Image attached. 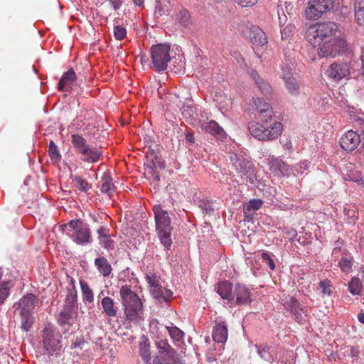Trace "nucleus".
Segmentation results:
<instances>
[{
	"instance_id": "29",
	"label": "nucleus",
	"mask_w": 364,
	"mask_h": 364,
	"mask_svg": "<svg viewBox=\"0 0 364 364\" xmlns=\"http://www.w3.org/2000/svg\"><path fill=\"white\" fill-rule=\"evenodd\" d=\"M151 294L154 298L159 299L160 301H168L173 295L172 291L170 289L159 286H154L153 289H151Z\"/></svg>"
},
{
	"instance_id": "40",
	"label": "nucleus",
	"mask_w": 364,
	"mask_h": 364,
	"mask_svg": "<svg viewBox=\"0 0 364 364\" xmlns=\"http://www.w3.org/2000/svg\"><path fill=\"white\" fill-rule=\"evenodd\" d=\"M48 154L53 164H58L60 161L61 155L58 151L57 145L53 141H50L49 142Z\"/></svg>"
},
{
	"instance_id": "52",
	"label": "nucleus",
	"mask_w": 364,
	"mask_h": 364,
	"mask_svg": "<svg viewBox=\"0 0 364 364\" xmlns=\"http://www.w3.org/2000/svg\"><path fill=\"white\" fill-rule=\"evenodd\" d=\"M166 4L161 2L160 0H156L154 16L157 18L162 16L166 12Z\"/></svg>"
},
{
	"instance_id": "7",
	"label": "nucleus",
	"mask_w": 364,
	"mask_h": 364,
	"mask_svg": "<svg viewBox=\"0 0 364 364\" xmlns=\"http://www.w3.org/2000/svg\"><path fill=\"white\" fill-rule=\"evenodd\" d=\"M71 142L82 161L93 164L98 161L102 156V151L100 147L98 148L87 144V140L78 134L71 135Z\"/></svg>"
},
{
	"instance_id": "15",
	"label": "nucleus",
	"mask_w": 364,
	"mask_h": 364,
	"mask_svg": "<svg viewBox=\"0 0 364 364\" xmlns=\"http://www.w3.org/2000/svg\"><path fill=\"white\" fill-rule=\"evenodd\" d=\"M38 302L37 297L33 294H27L23 296L17 303H15L14 307L19 313L32 314Z\"/></svg>"
},
{
	"instance_id": "19",
	"label": "nucleus",
	"mask_w": 364,
	"mask_h": 364,
	"mask_svg": "<svg viewBox=\"0 0 364 364\" xmlns=\"http://www.w3.org/2000/svg\"><path fill=\"white\" fill-rule=\"evenodd\" d=\"M76 74L73 68L64 73L58 82V88L62 92H70L71 86L76 80Z\"/></svg>"
},
{
	"instance_id": "16",
	"label": "nucleus",
	"mask_w": 364,
	"mask_h": 364,
	"mask_svg": "<svg viewBox=\"0 0 364 364\" xmlns=\"http://www.w3.org/2000/svg\"><path fill=\"white\" fill-rule=\"evenodd\" d=\"M70 238L77 245H85L92 242L91 230L86 224L82 225L75 232L68 234Z\"/></svg>"
},
{
	"instance_id": "34",
	"label": "nucleus",
	"mask_w": 364,
	"mask_h": 364,
	"mask_svg": "<svg viewBox=\"0 0 364 364\" xmlns=\"http://www.w3.org/2000/svg\"><path fill=\"white\" fill-rule=\"evenodd\" d=\"M284 306L288 311L296 312V311H301L303 313L305 312V307L300 304V303L294 297L288 298L284 304Z\"/></svg>"
},
{
	"instance_id": "14",
	"label": "nucleus",
	"mask_w": 364,
	"mask_h": 364,
	"mask_svg": "<svg viewBox=\"0 0 364 364\" xmlns=\"http://www.w3.org/2000/svg\"><path fill=\"white\" fill-rule=\"evenodd\" d=\"M232 297V304L243 305L250 304L252 301L250 289L242 284H237L235 286Z\"/></svg>"
},
{
	"instance_id": "24",
	"label": "nucleus",
	"mask_w": 364,
	"mask_h": 364,
	"mask_svg": "<svg viewBox=\"0 0 364 364\" xmlns=\"http://www.w3.org/2000/svg\"><path fill=\"white\" fill-rule=\"evenodd\" d=\"M94 264L98 272L104 277H108L112 273V267L105 257L100 256L95 258Z\"/></svg>"
},
{
	"instance_id": "6",
	"label": "nucleus",
	"mask_w": 364,
	"mask_h": 364,
	"mask_svg": "<svg viewBox=\"0 0 364 364\" xmlns=\"http://www.w3.org/2000/svg\"><path fill=\"white\" fill-rule=\"evenodd\" d=\"M282 124L278 121H274L271 124H260L253 121L248 124L250 134L259 141H272L277 139L282 134Z\"/></svg>"
},
{
	"instance_id": "21",
	"label": "nucleus",
	"mask_w": 364,
	"mask_h": 364,
	"mask_svg": "<svg viewBox=\"0 0 364 364\" xmlns=\"http://www.w3.org/2000/svg\"><path fill=\"white\" fill-rule=\"evenodd\" d=\"M228 326L225 322L217 323L213 330V339L217 343H224L228 339Z\"/></svg>"
},
{
	"instance_id": "9",
	"label": "nucleus",
	"mask_w": 364,
	"mask_h": 364,
	"mask_svg": "<svg viewBox=\"0 0 364 364\" xmlns=\"http://www.w3.org/2000/svg\"><path fill=\"white\" fill-rule=\"evenodd\" d=\"M230 161L243 181L255 184L256 173L253 164L249 159L242 154L232 153L230 155Z\"/></svg>"
},
{
	"instance_id": "64",
	"label": "nucleus",
	"mask_w": 364,
	"mask_h": 364,
	"mask_svg": "<svg viewBox=\"0 0 364 364\" xmlns=\"http://www.w3.org/2000/svg\"><path fill=\"white\" fill-rule=\"evenodd\" d=\"M360 59L361 60L360 73L361 75L364 77V47H361V54Z\"/></svg>"
},
{
	"instance_id": "62",
	"label": "nucleus",
	"mask_w": 364,
	"mask_h": 364,
	"mask_svg": "<svg viewBox=\"0 0 364 364\" xmlns=\"http://www.w3.org/2000/svg\"><path fill=\"white\" fill-rule=\"evenodd\" d=\"M113 9L117 11L120 9L122 4V0H108Z\"/></svg>"
},
{
	"instance_id": "36",
	"label": "nucleus",
	"mask_w": 364,
	"mask_h": 364,
	"mask_svg": "<svg viewBox=\"0 0 364 364\" xmlns=\"http://www.w3.org/2000/svg\"><path fill=\"white\" fill-rule=\"evenodd\" d=\"M21 318V328L28 332L30 331L34 323L33 314L19 313Z\"/></svg>"
},
{
	"instance_id": "35",
	"label": "nucleus",
	"mask_w": 364,
	"mask_h": 364,
	"mask_svg": "<svg viewBox=\"0 0 364 364\" xmlns=\"http://www.w3.org/2000/svg\"><path fill=\"white\" fill-rule=\"evenodd\" d=\"M257 352L262 359L265 361L273 363L276 358L270 352L271 347L267 345L256 346Z\"/></svg>"
},
{
	"instance_id": "22",
	"label": "nucleus",
	"mask_w": 364,
	"mask_h": 364,
	"mask_svg": "<svg viewBox=\"0 0 364 364\" xmlns=\"http://www.w3.org/2000/svg\"><path fill=\"white\" fill-rule=\"evenodd\" d=\"M101 305L103 312L109 317L114 318L117 316L118 306L114 300L109 296H105L102 299Z\"/></svg>"
},
{
	"instance_id": "18",
	"label": "nucleus",
	"mask_w": 364,
	"mask_h": 364,
	"mask_svg": "<svg viewBox=\"0 0 364 364\" xmlns=\"http://www.w3.org/2000/svg\"><path fill=\"white\" fill-rule=\"evenodd\" d=\"M232 284L229 281H223L218 282L215 287V291L223 299L228 300V303L232 304Z\"/></svg>"
},
{
	"instance_id": "54",
	"label": "nucleus",
	"mask_w": 364,
	"mask_h": 364,
	"mask_svg": "<svg viewBox=\"0 0 364 364\" xmlns=\"http://www.w3.org/2000/svg\"><path fill=\"white\" fill-rule=\"evenodd\" d=\"M261 257L262 262L266 263L271 270L275 269V263L269 252H262Z\"/></svg>"
},
{
	"instance_id": "59",
	"label": "nucleus",
	"mask_w": 364,
	"mask_h": 364,
	"mask_svg": "<svg viewBox=\"0 0 364 364\" xmlns=\"http://www.w3.org/2000/svg\"><path fill=\"white\" fill-rule=\"evenodd\" d=\"M85 341L82 337L76 338L75 341L72 343V348H82V346L85 344Z\"/></svg>"
},
{
	"instance_id": "37",
	"label": "nucleus",
	"mask_w": 364,
	"mask_h": 364,
	"mask_svg": "<svg viewBox=\"0 0 364 364\" xmlns=\"http://www.w3.org/2000/svg\"><path fill=\"white\" fill-rule=\"evenodd\" d=\"M355 16L359 25H364V0H355Z\"/></svg>"
},
{
	"instance_id": "28",
	"label": "nucleus",
	"mask_w": 364,
	"mask_h": 364,
	"mask_svg": "<svg viewBox=\"0 0 364 364\" xmlns=\"http://www.w3.org/2000/svg\"><path fill=\"white\" fill-rule=\"evenodd\" d=\"M139 353L145 363H151L150 343L148 338L144 336L141 338L139 342Z\"/></svg>"
},
{
	"instance_id": "13",
	"label": "nucleus",
	"mask_w": 364,
	"mask_h": 364,
	"mask_svg": "<svg viewBox=\"0 0 364 364\" xmlns=\"http://www.w3.org/2000/svg\"><path fill=\"white\" fill-rule=\"evenodd\" d=\"M99 245L107 252L113 251L116 247L115 241L112 238L110 230L105 226H100L97 230Z\"/></svg>"
},
{
	"instance_id": "32",
	"label": "nucleus",
	"mask_w": 364,
	"mask_h": 364,
	"mask_svg": "<svg viewBox=\"0 0 364 364\" xmlns=\"http://www.w3.org/2000/svg\"><path fill=\"white\" fill-rule=\"evenodd\" d=\"M102 181L101 192L110 196L115 191V188L109 172L104 173Z\"/></svg>"
},
{
	"instance_id": "45",
	"label": "nucleus",
	"mask_w": 364,
	"mask_h": 364,
	"mask_svg": "<svg viewBox=\"0 0 364 364\" xmlns=\"http://www.w3.org/2000/svg\"><path fill=\"white\" fill-rule=\"evenodd\" d=\"M254 105L259 114L266 112V110L272 108L267 102L259 97L254 100Z\"/></svg>"
},
{
	"instance_id": "20",
	"label": "nucleus",
	"mask_w": 364,
	"mask_h": 364,
	"mask_svg": "<svg viewBox=\"0 0 364 364\" xmlns=\"http://www.w3.org/2000/svg\"><path fill=\"white\" fill-rule=\"evenodd\" d=\"M181 112L183 119L190 124L198 123V115L196 107L191 105H183L181 108Z\"/></svg>"
},
{
	"instance_id": "4",
	"label": "nucleus",
	"mask_w": 364,
	"mask_h": 364,
	"mask_svg": "<svg viewBox=\"0 0 364 364\" xmlns=\"http://www.w3.org/2000/svg\"><path fill=\"white\" fill-rule=\"evenodd\" d=\"M153 212L157 236L165 249L169 250L172 245L171 232L173 230L171 225V218L161 205H154Z\"/></svg>"
},
{
	"instance_id": "5",
	"label": "nucleus",
	"mask_w": 364,
	"mask_h": 364,
	"mask_svg": "<svg viewBox=\"0 0 364 364\" xmlns=\"http://www.w3.org/2000/svg\"><path fill=\"white\" fill-rule=\"evenodd\" d=\"M62 334L54 325L48 323L42 331V343L45 354L58 358L63 351Z\"/></svg>"
},
{
	"instance_id": "38",
	"label": "nucleus",
	"mask_w": 364,
	"mask_h": 364,
	"mask_svg": "<svg viewBox=\"0 0 364 364\" xmlns=\"http://www.w3.org/2000/svg\"><path fill=\"white\" fill-rule=\"evenodd\" d=\"M70 178L75 183L76 188L82 192L86 193L91 188L88 182L79 176L70 175Z\"/></svg>"
},
{
	"instance_id": "58",
	"label": "nucleus",
	"mask_w": 364,
	"mask_h": 364,
	"mask_svg": "<svg viewBox=\"0 0 364 364\" xmlns=\"http://www.w3.org/2000/svg\"><path fill=\"white\" fill-rule=\"evenodd\" d=\"M147 174L156 171V163L154 159L147 161L146 164Z\"/></svg>"
},
{
	"instance_id": "39",
	"label": "nucleus",
	"mask_w": 364,
	"mask_h": 364,
	"mask_svg": "<svg viewBox=\"0 0 364 364\" xmlns=\"http://www.w3.org/2000/svg\"><path fill=\"white\" fill-rule=\"evenodd\" d=\"M338 265L343 272H348L352 269L353 257L348 253L342 254Z\"/></svg>"
},
{
	"instance_id": "26",
	"label": "nucleus",
	"mask_w": 364,
	"mask_h": 364,
	"mask_svg": "<svg viewBox=\"0 0 364 364\" xmlns=\"http://www.w3.org/2000/svg\"><path fill=\"white\" fill-rule=\"evenodd\" d=\"M249 74L252 76V79L255 80L256 85L260 91L265 95L270 94L271 92V86L264 80L255 70L250 69L249 70Z\"/></svg>"
},
{
	"instance_id": "41",
	"label": "nucleus",
	"mask_w": 364,
	"mask_h": 364,
	"mask_svg": "<svg viewBox=\"0 0 364 364\" xmlns=\"http://www.w3.org/2000/svg\"><path fill=\"white\" fill-rule=\"evenodd\" d=\"M363 289V284L358 277H353L348 284V290L353 295H359Z\"/></svg>"
},
{
	"instance_id": "31",
	"label": "nucleus",
	"mask_w": 364,
	"mask_h": 364,
	"mask_svg": "<svg viewBox=\"0 0 364 364\" xmlns=\"http://www.w3.org/2000/svg\"><path fill=\"white\" fill-rule=\"evenodd\" d=\"M166 328L170 337L177 346H180L181 343L184 344L183 338L185 334L179 328L176 326H166Z\"/></svg>"
},
{
	"instance_id": "17",
	"label": "nucleus",
	"mask_w": 364,
	"mask_h": 364,
	"mask_svg": "<svg viewBox=\"0 0 364 364\" xmlns=\"http://www.w3.org/2000/svg\"><path fill=\"white\" fill-rule=\"evenodd\" d=\"M360 142V135L353 130L348 131L340 140L341 146L348 151L355 150Z\"/></svg>"
},
{
	"instance_id": "23",
	"label": "nucleus",
	"mask_w": 364,
	"mask_h": 364,
	"mask_svg": "<svg viewBox=\"0 0 364 364\" xmlns=\"http://www.w3.org/2000/svg\"><path fill=\"white\" fill-rule=\"evenodd\" d=\"M263 202L260 199L254 198L243 205V212L245 219L248 221L253 218V212L261 208Z\"/></svg>"
},
{
	"instance_id": "25",
	"label": "nucleus",
	"mask_w": 364,
	"mask_h": 364,
	"mask_svg": "<svg viewBox=\"0 0 364 364\" xmlns=\"http://www.w3.org/2000/svg\"><path fill=\"white\" fill-rule=\"evenodd\" d=\"M283 80L285 87L290 95L297 96L300 93L299 83L293 75H289V73H285Z\"/></svg>"
},
{
	"instance_id": "27",
	"label": "nucleus",
	"mask_w": 364,
	"mask_h": 364,
	"mask_svg": "<svg viewBox=\"0 0 364 364\" xmlns=\"http://www.w3.org/2000/svg\"><path fill=\"white\" fill-rule=\"evenodd\" d=\"M207 132L216 137L218 139L223 140L226 138V133L223 128L220 127L215 121H210L205 127Z\"/></svg>"
},
{
	"instance_id": "8",
	"label": "nucleus",
	"mask_w": 364,
	"mask_h": 364,
	"mask_svg": "<svg viewBox=\"0 0 364 364\" xmlns=\"http://www.w3.org/2000/svg\"><path fill=\"white\" fill-rule=\"evenodd\" d=\"M158 355L153 359V364H185L184 360L171 347L167 339H160L156 341Z\"/></svg>"
},
{
	"instance_id": "33",
	"label": "nucleus",
	"mask_w": 364,
	"mask_h": 364,
	"mask_svg": "<svg viewBox=\"0 0 364 364\" xmlns=\"http://www.w3.org/2000/svg\"><path fill=\"white\" fill-rule=\"evenodd\" d=\"M80 288L82 294V299L85 303H92L94 301V293L90 289L87 282L84 280L80 281Z\"/></svg>"
},
{
	"instance_id": "3",
	"label": "nucleus",
	"mask_w": 364,
	"mask_h": 364,
	"mask_svg": "<svg viewBox=\"0 0 364 364\" xmlns=\"http://www.w3.org/2000/svg\"><path fill=\"white\" fill-rule=\"evenodd\" d=\"M119 295L126 319L130 322H138L142 312V303L139 297L128 285L121 287Z\"/></svg>"
},
{
	"instance_id": "61",
	"label": "nucleus",
	"mask_w": 364,
	"mask_h": 364,
	"mask_svg": "<svg viewBox=\"0 0 364 364\" xmlns=\"http://www.w3.org/2000/svg\"><path fill=\"white\" fill-rule=\"evenodd\" d=\"M149 176H148V178L151 180L153 182H159L160 181V175L159 173V172H157L156 171H154V172H151V173H148Z\"/></svg>"
},
{
	"instance_id": "48",
	"label": "nucleus",
	"mask_w": 364,
	"mask_h": 364,
	"mask_svg": "<svg viewBox=\"0 0 364 364\" xmlns=\"http://www.w3.org/2000/svg\"><path fill=\"white\" fill-rule=\"evenodd\" d=\"M347 178L348 181L356 183L359 186H364V178L360 171H350Z\"/></svg>"
},
{
	"instance_id": "51",
	"label": "nucleus",
	"mask_w": 364,
	"mask_h": 364,
	"mask_svg": "<svg viewBox=\"0 0 364 364\" xmlns=\"http://www.w3.org/2000/svg\"><path fill=\"white\" fill-rule=\"evenodd\" d=\"M114 36L117 40H123L127 36V30L122 26H115L113 30Z\"/></svg>"
},
{
	"instance_id": "42",
	"label": "nucleus",
	"mask_w": 364,
	"mask_h": 364,
	"mask_svg": "<svg viewBox=\"0 0 364 364\" xmlns=\"http://www.w3.org/2000/svg\"><path fill=\"white\" fill-rule=\"evenodd\" d=\"M305 13L308 19H316L323 14L322 11L316 6V4H309Z\"/></svg>"
},
{
	"instance_id": "57",
	"label": "nucleus",
	"mask_w": 364,
	"mask_h": 364,
	"mask_svg": "<svg viewBox=\"0 0 364 364\" xmlns=\"http://www.w3.org/2000/svg\"><path fill=\"white\" fill-rule=\"evenodd\" d=\"M146 280L149 284V288L153 289L154 286H159V281L155 276L146 275Z\"/></svg>"
},
{
	"instance_id": "56",
	"label": "nucleus",
	"mask_w": 364,
	"mask_h": 364,
	"mask_svg": "<svg viewBox=\"0 0 364 364\" xmlns=\"http://www.w3.org/2000/svg\"><path fill=\"white\" fill-rule=\"evenodd\" d=\"M234 1L242 7H250L254 6L257 0H234Z\"/></svg>"
},
{
	"instance_id": "12",
	"label": "nucleus",
	"mask_w": 364,
	"mask_h": 364,
	"mask_svg": "<svg viewBox=\"0 0 364 364\" xmlns=\"http://www.w3.org/2000/svg\"><path fill=\"white\" fill-rule=\"evenodd\" d=\"M349 65L346 62H335L329 66L327 70L328 76L334 81H339L349 75Z\"/></svg>"
},
{
	"instance_id": "2",
	"label": "nucleus",
	"mask_w": 364,
	"mask_h": 364,
	"mask_svg": "<svg viewBox=\"0 0 364 364\" xmlns=\"http://www.w3.org/2000/svg\"><path fill=\"white\" fill-rule=\"evenodd\" d=\"M71 288L68 289V294L64 301L63 309L55 315L57 323L64 330L68 331L73 325L77 315V295L74 279H70Z\"/></svg>"
},
{
	"instance_id": "11",
	"label": "nucleus",
	"mask_w": 364,
	"mask_h": 364,
	"mask_svg": "<svg viewBox=\"0 0 364 364\" xmlns=\"http://www.w3.org/2000/svg\"><path fill=\"white\" fill-rule=\"evenodd\" d=\"M244 36L248 38L254 46H263L267 43L266 33L258 26H251L243 31Z\"/></svg>"
},
{
	"instance_id": "60",
	"label": "nucleus",
	"mask_w": 364,
	"mask_h": 364,
	"mask_svg": "<svg viewBox=\"0 0 364 364\" xmlns=\"http://www.w3.org/2000/svg\"><path fill=\"white\" fill-rule=\"evenodd\" d=\"M185 139L186 142L190 145H193L195 144V137L193 136V134L190 132H187L185 133Z\"/></svg>"
},
{
	"instance_id": "46",
	"label": "nucleus",
	"mask_w": 364,
	"mask_h": 364,
	"mask_svg": "<svg viewBox=\"0 0 364 364\" xmlns=\"http://www.w3.org/2000/svg\"><path fill=\"white\" fill-rule=\"evenodd\" d=\"M261 119L260 124H271L274 121H277L274 119V112L272 108L266 110V112L259 114Z\"/></svg>"
},
{
	"instance_id": "47",
	"label": "nucleus",
	"mask_w": 364,
	"mask_h": 364,
	"mask_svg": "<svg viewBox=\"0 0 364 364\" xmlns=\"http://www.w3.org/2000/svg\"><path fill=\"white\" fill-rule=\"evenodd\" d=\"M9 282H3L0 284V305H2L10 294Z\"/></svg>"
},
{
	"instance_id": "50",
	"label": "nucleus",
	"mask_w": 364,
	"mask_h": 364,
	"mask_svg": "<svg viewBox=\"0 0 364 364\" xmlns=\"http://www.w3.org/2000/svg\"><path fill=\"white\" fill-rule=\"evenodd\" d=\"M319 288L323 295L331 296L332 286L329 280L325 279L319 282Z\"/></svg>"
},
{
	"instance_id": "63",
	"label": "nucleus",
	"mask_w": 364,
	"mask_h": 364,
	"mask_svg": "<svg viewBox=\"0 0 364 364\" xmlns=\"http://www.w3.org/2000/svg\"><path fill=\"white\" fill-rule=\"evenodd\" d=\"M301 312H302V311H296V312H292L291 313L293 314L294 317L295 321L296 322H298V323H303V321H304V318L302 316Z\"/></svg>"
},
{
	"instance_id": "1",
	"label": "nucleus",
	"mask_w": 364,
	"mask_h": 364,
	"mask_svg": "<svg viewBox=\"0 0 364 364\" xmlns=\"http://www.w3.org/2000/svg\"><path fill=\"white\" fill-rule=\"evenodd\" d=\"M338 30L336 23L328 21L311 25L305 36L313 46H318V54L322 58H333L346 49L347 43L342 38H333Z\"/></svg>"
},
{
	"instance_id": "44",
	"label": "nucleus",
	"mask_w": 364,
	"mask_h": 364,
	"mask_svg": "<svg viewBox=\"0 0 364 364\" xmlns=\"http://www.w3.org/2000/svg\"><path fill=\"white\" fill-rule=\"evenodd\" d=\"M176 19L183 27H188L191 24V15L187 10L179 11L176 15Z\"/></svg>"
},
{
	"instance_id": "49",
	"label": "nucleus",
	"mask_w": 364,
	"mask_h": 364,
	"mask_svg": "<svg viewBox=\"0 0 364 364\" xmlns=\"http://www.w3.org/2000/svg\"><path fill=\"white\" fill-rule=\"evenodd\" d=\"M295 26L292 23H288L281 30L282 40H287L294 34Z\"/></svg>"
},
{
	"instance_id": "10",
	"label": "nucleus",
	"mask_w": 364,
	"mask_h": 364,
	"mask_svg": "<svg viewBox=\"0 0 364 364\" xmlns=\"http://www.w3.org/2000/svg\"><path fill=\"white\" fill-rule=\"evenodd\" d=\"M171 46L168 43H158L151 47V58L154 69L156 72H163L167 69L171 61Z\"/></svg>"
},
{
	"instance_id": "53",
	"label": "nucleus",
	"mask_w": 364,
	"mask_h": 364,
	"mask_svg": "<svg viewBox=\"0 0 364 364\" xmlns=\"http://www.w3.org/2000/svg\"><path fill=\"white\" fill-rule=\"evenodd\" d=\"M316 6H317L323 14L332 8V1L331 0H321L316 3Z\"/></svg>"
},
{
	"instance_id": "43",
	"label": "nucleus",
	"mask_w": 364,
	"mask_h": 364,
	"mask_svg": "<svg viewBox=\"0 0 364 364\" xmlns=\"http://www.w3.org/2000/svg\"><path fill=\"white\" fill-rule=\"evenodd\" d=\"M83 222L80 219H75L71 220L67 224L61 225V229L63 231H65L66 230H69L73 231V232H75L77 230H79L82 225H84Z\"/></svg>"
},
{
	"instance_id": "30",
	"label": "nucleus",
	"mask_w": 364,
	"mask_h": 364,
	"mask_svg": "<svg viewBox=\"0 0 364 364\" xmlns=\"http://www.w3.org/2000/svg\"><path fill=\"white\" fill-rule=\"evenodd\" d=\"M196 205L200 209L203 214L211 215L214 212V203L207 198H196L194 200Z\"/></svg>"
},
{
	"instance_id": "55",
	"label": "nucleus",
	"mask_w": 364,
	"mask_h": 364,
	"mask_svg": "<svg viewBox=\"0 0 364 364\" xmlns=\"http://www.w3.org/2000/svg\"><path fill=\"white\" fill-rule=\"evenodd\" d=\"M293 168L297 174L302 175L305 173V171H308L309 163L306 161H304L299 164H295Z\"/></svg>"
}]
</instances>
